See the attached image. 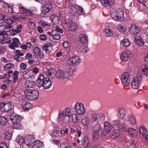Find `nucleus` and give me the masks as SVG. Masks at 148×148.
<instances>
[{"instance_id": "f257e3e1", "label": "nucleus", "mask_w": 148, "mask_h": 148, "mask_svg": "<svg viewBox=\"0 0 148 148\" xmlns=\"http://www.w3.org/2000/svg\"><path fill=\"white\" fill-rule=\"evenodd\" d=\"M141 69V70L138 71L136 76L133 78L131 82V86L135 89L139 88L142 78L145 76H147L148 75V65L147 64L143 65Z\"/></svg>"}, {"instance_id": "f03ea898", "label": "nucleus", "mask_w": 148, "mask_h": 148, "mask_svg": "<svg viewBox=\"0 0 148 148\" xmlns=\"http://www.w3.org/2000/svg\"><path fill=\"white\" fill-rule=\"evenodd\" d=\"M76 71V69L71 68H69L65 71L58 70L56 73V77L58 80L69 79L73 75Z\"/></svg>"}, {"instance_id": "7ed1b4c3", "label": "nucleus", "mask_w": 148, "mask_h": 148, "mask_svg": "<svg viewBox=\"0 0 148 148\" xmlns=\"http://www.w3.org/2000/svg\"><path fill=\"white\" fill-rule=\"evenodd\" d=\"M36 83L38 87L45 89L49 88L52 85V83L49 79L45 77L44 75L42 74L39 75Z\"/></svg>"}, {"instance_id": "20e7f679", "label": "nucleus", "mask_w": 148, "mask_h": 148, "mask_svg": "<svg viewBox=\"0 0 148 148\" xmlns=\"http://www.w3.org/2000/svg\"><path fill=\"white\" fill-rule=\"evenodd\" d=\"M24 93L26 98L23 97L22 99L24 101H27V100H35L39 97L38 92L35 90H27L24 91Z\"/></svg>"}, {"instance_id": "39448f33", "label": "nucleus", "mask_w": 148, "mask_h": 148, "mask_svg": "<svg viewBox=\"0 0 148 148\" xmlns=\"http://www.w3.org/2000/svg\"><path fill=\"white\" fill-rule=\"evenodd\" d=\"M110 16L115 21H121L125 19L123 12L121 9L119 8L112 10L110 13Z\"/></svg>"}, {"instance_id": "423d86ee", "label": "nucleus", "mask_w": 148, "mask_h": 148, "mask_svg": "<svg viewBox=\"0 0 148 148\" xmlns=\"http://www.w3.org/2000/svg\"><path fill=\"white\" fill-rule=\"evenodd\" d=\"M68 8L70 10L69 12L73 14L71 16L72 18H75L77 17L78 14H81L83 13V9L77 5H73L72 4L70 3L68 5Z\"/></svg>"}, {"instance_id": "0eeeda50", "label": "nucleus", "mask_w": 148, "mask_h": 148, "mask_svg": "<svg viewBox=\"0 0 148 148\" xmlns=\"http://www.w3.org/2000/svg\"><path fill=\"white\" fill-rule=\"evenodd\" d=\"M74 109L75 112L79 115H84L86 111L84 104L80 102L76 103Z\"/></svg>"}, {"instance_id": "6e6552de", "label": "nucleus", "mask_w": 148, "mask_h": 148, "mask_svg": "<svg viewBox=\"0 0 148 148\" xmlns=\"http://www.w3.org/2000/svg\"><path fill=\"white\" fill-rule=\"evenodd\" d=\"M13 102L9 100L5 101L0 104V108L3 111H9L13 109Z\"/></svg>"}, {"instance_id": "1a4fd4ad", "label": "nucleus", "mask_w": 148, "mask_h": 148, "mask_svg": "<svg viewBox=\"0 0 148 148\" xmlns=\"http://www.w3.org/2000/svg\"><path fill=\"white\" fill-rule=\"evenodd\" d=\"M81 59L79 56H74L68 60V63L71 66H76L79 65Z\"/></svg>"}, {"instance_id": "9d476101", "label": "nucleus", "mask_w": 148, "mask_h": 148, "mask_svg": "<svg viewBox=\"0 0 148 148\" xmlns=\"http://www.w3.org/2000/svg\"><path fill=\"white\" fill-rule=\"evenodd\" d=\"M121 80L124 86L129 85L131 80L130 74L127 72L123 73L121 75Z\"/></svg>"}, {"instance_id": "9b49d317", "label": "nucleus", "mask_w": 148, "mask_h": 148, "mask_svg": "<svg viewBox=\"0 0 148 148\" xmlns=\"http://www.w3.org/2000/svg\"><path fill=\"white\" fill-rule=\"evenodd\" d=\"M65 24L66 25L69 30L73 32L75 31L77 28V26L76 24L71 20H68L66 21Z\"/></svg>"}, {"instance_id": "f8f14e48", "label": "nucleus", "mask_w": 148, "mask_h": 148, "mask_svg": "<svg viewBox=\"0 0 148 148\" xmlns=\"http://www.w3.org/2000/svg\"><path fill=\"white\" fill-rule=\"evenodd\" d=\"M35 140V138L33 135L27 134L25 137L24 143L28 146H30Z\"/></svg>"}, {"instance_id": "ddd939ff", "label": "nucleus", "mask_w": 148, "mask_h": 148, "mask_svg": "<svg viewBox=\"0 0 148 148\" xmlns=\"http://www.w3.org/2000/svg\"><path fill=\"white\" fill-rule=\"evenodd\" d=\"M72 110L70 108H66L64 111L60 112L59 116L60 117V119L63 118L64 116H70L72 114Z\"/></svg>"}, {"instance_id": "4468645a", "label": "nucleus", "mask_w": 148, "mask_h": 148, "mask_svg": "<svg viewBox=\"0 0 148 148\" xmlns=\"http://www.w3.org/2000/svg\"><path fill=\"white\" fill-rule=\"evenodd\" d=\"M52 5L51 3L50 2H47L44 5L43 7L41 14L46 15L48 12L52 9Z\"/></svg>"}, {"instance_id": "2eb2a0df", "label": "nucleus", "mask_w": 148, "mask_h": 148, "mask_svg": "<svg viewBox=\"0 0 148 148\" xmlns=\"http://www.w3.org/2000/svg\"><path fill=\"white\" fill-rule=\"evenodd\" d=\"M129 32L133 35L135 36L139 33L140 29L135 25L132 24L131 25Z\"/></svg>"}, {"instance_id": "dca6fc26", "label": "nucleus", "mask_w": 148, "mask_h": 148, "mask_svg": "<svg viewBox=\"0 0 148 148\" xmlns=\"http://www.w3.org/2000/svg\"><path fill=\"white\" fill-rule=\"evenodd\" d=\"M12 40V42L11 44L9 45L8 47L11 49L14 50L16 47H18L20 42L18 39L16 38H14Z\"/></svg>"}, {"instance_id": "f3484780", "label": "nucleus", "mask_w": 148, "mask_h": 148, "mask_svg": "<svg viewBox=\"0 0 148 148\" xmlns=\"http://www.w3.org/2000/svg\"><path fill=\"white\" fill-rule=\"evenodd\" d=\"M126 112L125 109L121 108L118 109L117 111V116L119 118H123L125 116Z\"/></svg>"}, {"instance_id": "a211bd4d", "label": "nucleus", "mask_w": 148, "mask_h": 148, "mask_svg": "<svg viewBox=\"0 0 148 148\" xmlns=\"http://www.w3.org/2000/svg\"><path fill=\"white\" fill-rule=\"evenodd\" d=\"M112 124L113 128L115 130L119 131L121 129V124L120 121L118 119L115 120L113 121Z\"/></svg>"}, {"instance_id": "6ab92c4d", "label": "nucleus", "mask_w": 148, "mask_h": 148, "mask_svg": "<svg viewBox=\"0 0 148 148\" xmlns=\"http://www.w3.org/2000/svg\"><path fill=\"white\" fill-rule=\"evenodd\" d=\"M100 2L105 7L113 5L115 3L114 1L112 0H101Z\"/></svg>"}, {"instance_id": "aec40b11", "label": "nucleus", "mask_w": 148, "mask_h": 148, "mask_svg": "<svg viewBox=\"0 0 148 148\" xmlns=\"http://www.w3.org/2000/svg\"><path fill=\"white\" fill-rule=\"evenodd\" d=\"M103 124L104 130L108 133L112 129V125L109 122H104Z\"/></svg>"}, {"instance_id": "412c9836", "label": "nucleus", "mask_w": 148, "mask_h": 148, "mask_svg": "<svg viewBox=\"0 0 148 148\" xmlns=\"http://www.w3.org/2000/svg\"><path fill=\"white\" fill-rule=\"evenodd\" d=\"M130 55L126 52H123L121 55L120 59L124 62H126L129 60Z\"/></svg>"}, {"instance_id": "4be33fe9", "label": "nucleus", "mask_w": 148, "mask_h": 148, "mask_svg": "<svg viewBox=\"0 0 148 148\" xmlns=\"http://www.w3.org/2000/svg\"><path fill=\"white\" fill-rule=\"evenodd\" d=\"M103 35L106 37H110L113 35V31L109 29H104L103 32Z\"/></svg>"}, {"instance_id": "5701e85b", "label": "nucleus", "mask_w": 148, "mask_h": 148, "mask_svg": "<svg viewBox=\"0 0 148 148\" xmlns=\"http://www.w3.org/2000/svg\"><path fill=\"white\" fill-rule=\"evenodd\" d=\"M79 41L82 43L85 44L88 41L87 36L84 34L79 35L78 37Z\"/></svg>"}, {"instance_id": "b1692460", "label": "nucleus", "mask_w": 148, "mask_h": 148, "mask_svg": "<svg viewBox=\"0 0 148 148\" xmlns=\"http://www.w3.org/2000/svg\"><path fill=\"white\" fill-rule=\"evenodd\" d=\"M58 119L60 121V123H62L63 125L67 124L69 121V118L65 116H64V117L61 119L60 118V117L59 116Z\"/></svg>"}, {"instance_id": "393cba45", "label": "nucleus", "mask_w": 148, "mask_h": 148, "mask_svg": "<svg viewBox=\"0 0 148 148\" xmlns=\"http://www.w3.org/2000/svg\"><path fill=\"white\" fill-rule=\"evenodd\" d=\"M32 148H41L42 147L43 143L39 140H36L33 143Z\"/></svg>"}, {"instance_id": "a878e982", "label": "nucleus", "mask_w": 148, "mask_h": 148, "mask_svg": "<svg viewBox=\"0 0 148 148\" xmlns=\"http://www.w3.org/2000/svg\"><path fill=\"white\" fill-rule=\"evenodd\" d=\"M56 72L55 69H51L48 70L46 74L48 76L53 78L55 76L56 77Z\"/></svg>"}, {"instance_id": "bb28decb", "label": "nucleus", "mask_w": 148, "mask_h": 148, "mask_svg": "<svg viewBox=\"0 0 148 148\" xmlns=\"http://www.w3.org/2000/svg\"><path fill=\"white\" fill-rule=\"evenodd\" d=\"M12 27V25H8L6 27L4 25H2L0 27V31L3 30L5 32L6 34L7 32H8L10 31V28Z\"/></svg>"}, {"instance_id": "cd10ccee", "label": "nucleus", "mask_w": 148, "mask_h": 148, "mask_svg": "<svg viewBox=\"0 0 148 148\" xmlns=\"http://www.w3.org/2000/svg\"><path fill=\"white\" fill-rule=\"evenodd\" d=\"M35 83L34 81L27 80L25 82V86L28 88H33L35 86Z\"/></svg>"}, {"instance_id": "c85d7f7f", "label": "nucleus", "mask_w": 148, "mask_h": 148, "mask_svg": "<svg viewBox=\"0 0 148 148\" xmlns=\"http://www.w3.org/2000/svg\"><path fill=\"white\" fill-rule=\"evenodd\" d=\"M8 123V119L3 116H0V125L5 126L7 125Z\"/></svg>"}, {"instance_id": "c756f323", "label": "nucleus", "mask_w": 148, "mask_h": 148, "mask_svg": "<svg viewBox=\"0 0 148 148\" xmlns=\"http://www.w3.org/2000/svg\"><path fill=\"white\" fill-rule=\"evenodd\" d=\"M135 40L136 43L140 46H142L144 42L143 38H141L140 36H136L135 38Z\"/></svg>"}, {"instance_id": "7c9ffc66", "label": "nucleus", "mask_w": 148, "mask_h": 148, "mask_svg": "<svg viewBox=\"0 0 148 148\" xmlns=\"http://www.w3.org/2000/svg\"><path fill=\"white\" fill-rule=\"evenodd\" d=\"M32 107V104L29 103H23L22 108L24 110H27L30 109Z\"/></svg>"}, {"instance_id": "2f4dec72", "label": "nucleus", "mask_w": 148, "mask_h": 148, "mask_svg": "<svg viewBox=\"0 0 148 148\" xmlns=\"http://www.w3.org/2000/svg\"><path fill=\"white\" fill-rule=\"evenodd\" d=\"M25 76L27 78H33L34 77L35 74L32 71L30 70L25 73Z\"/></svg>"}, {"instance_id": "473e14b6", "label": "nucleus", "mask_w": 148, "mask_h": 148, "mask_svg": "<svg viewBox=\"0 0 148 148\" xmlns=\"http://www.w3.org/2000/svg\"><path fill=\"white\" fill-rule=\"evenodd\" d=\"M52 35L53 37L55 40H58L60 39L61 37V35L60 34L56 32V31H53L52 32Z\"/></svg>"}, {"instance_id": "72a5a7b5", "label": "nucleus", "mask_w": 148, "mask_h": 148, "mask_svg": "<svg viewBox=\"0 0 148 148\" xmlns=\"http://www.w3.org/2000/svg\"><path fill=\"white\" fill-rule=\"evenodd\" d=\"M51 21L55 24H57L59 22V19L58 16L55 14H52L51 17Z\"/></svg>"}, {"instance_id": "f704fd0d", "label": "nucleus", "mask_w": 148, "mask_h": 148, "mask_svg": "<svg viewBox=\"0 0 148 148\" xmlns=\"http://www.w3.org/2000/svg\"><path fill=\"white\" fill-rule=\"evenodd\" d=\"M52 46V44L51 43H48L46 44L45 45H43L42 47V49L47 53L49 51L50 48Z\"/></svg>"}, {"instance_id": "c9c22d12", "label": "nucleus", "mask_w": 148, "mask_h": 148, "mask_svg": "<svg viewBox=\"0 0 148 148\" xmlns=\"http://www.w3.org/2000/svg\"><path fill=\"white\" fill-rule=\"evenodd\" d=\"M128 132L130 135L134 137L136 136L138 133L136 130L132 127L129 128L128 129Z\"/></svg>"}, {"instance_id": "e433bc0d", "label": "nucleus", "mask_w": 148, "mask_h": 148, "mask_svg": "<svg viewBox=\"0 0 148 148\" xmlns=\"http://www.w3.org/2000/svg\"><path fill=\"white\" fill-rule=\"evenodd\" d=\"M33 52L34 54L36 56H41V49L38 47H35L33 49Z\"/></svg>"}, {"instance_id": "4c0bfd02", "label": "nucleus", "mask_w": 148, "mask_h": 148, "mask_svg": "<svg viewBox=\"0 0 148 148\" xmlns=\"http://www.w3.org/2000/svg\"><path fill=\"white\" fill-rule=\"evenodd\" d=\"M12 127L14 129H21V128L20 123L18 121L16 122H13Z\"/></svg>"}, {"instance_id": "58836bf2", "label": "nucleus", "mask_w": 148, "mask_h": 148, "mask_svg": "<svg viewBox=\"0 0 148 148\" xmlns=\"http://www.w3.org/2000/svg\"><path fill=\"white\" fill-rule=\"evenodd\" d=\"M93 129L95 133H98L101 129L100 125L99 123L97 124L94 126Z\"/></svg>"}, {"instance_id": "ea45409f", "label": "nucleus", "mask_w": 148, "mask_h": 148, "mask_svg": "<svg viewBox=\"0 0 148 148\" xmlns=\"http://www.w3.org/2000/svg\"><path fill=\"white\" fill-rule=\"evenodd\" d=\"M5 139L9 140L11 139L12 136V133L11 132L9 131H5Z\"/></svg>"}, {"instance_id": "a19ab883", "label": "nucleus", "mask_w": 148, "mask_h": 148, "mask_svg": "<svg viewBox=\"0 0 148 148\" xmlns=\"http://www.w3.org/2000/svg\"><path fill=\"white\" fill-rule=\"evenodd\" d=\"M117 29L119 32H124L126 29V26L120 24H118L117 25Z\"/></svg>"}, {"instance_id": "79ce46f5", "label": "nucleus", "mask_w": 148, "mask_h": 148, "mask_svg": "<svg viewBox=\"0 0 148 148\" xmlns=\"http://www.w3.org/2000/svg\"><path fill=\"white\" fill-rule=\"evenodd\" d=\"M19 72L16 71L14 72L12 75V77L14 80V82L15 83L16 82L18 79Z\"/></svg>"}, {"instance_id": "37998d69", "label": "nucleus", "mask_w": 148, "mask_h": 148, "mask_svg": "<svg viewBox=\"0 0 148 148\" xmlns=\"http://www.w3.org/2000/svg\"><path fill=\"white\" fill-rule=\"evenodd\" d=\"M128 117V121L131 124L134 125L135 123L136 120L134 115H129Z\"/></svg>"}, {"instance_id": "c03bdc74", "label": "nucleus", "mask_w": 148, "mask_h": 148, "mask_svg": "<svg viewBox=\"0 0 148 148\" xmlns=\"http://www.w3.org/2000/svg\"><path fill=\"white\" fill-rule=\"evenodd\" d=\"M89 122V119L88 117H84L82 119V124L85 126H87Z\"/></svg>"}, {"instance_id": "a18cd8bd", "label": "nucleus", "mask_w": 148, "mask_h": 148, "mask_svg": "<svg viewBox=\"0 0 148 148\" xmlns=\"http://www.w3.org/2000/svg\"><path fill=\"white\" fill-rule=\"evenodd\" d=\"M71 117L73 121L75 123H77L79 121V118L76 114H72L71 115Z\"/></svg>"}, {"instance_id": "49530a36", "label": "nucleus", "mask_w": 148, "mask_h": 148, "mask_svg": "<svg viewBox=\"0 0 148 148\" xmlns=\"http://www.w3.org/2000/svg\"><path fill=\"white\" fill-rule=\"evenodd\" d=\"M122 45L125 47L129 46L130 44V42L128 39L125 38L122 40L121 42Z\"/></svg>"}, {"instance_id": "de8ad7c7", "label": "nucleus", "mask_w": 148, "mask_h": 148, "mask_svg": "<svg viewBox=\"0 0 148 148\" xmlns=\"http://www.w3.org/2000/svg\"><path fill=\"white\" fill-rule=\"evenodd\" d=\"M81 143L83 144L84 147L87 148L88 147L89 141L87 138H84L81 141Z\"/></svg>"}, {"instance_id": "09e8293b", "label": "nucleus", "mask_w": 148, "mask_h": 148, "mask_svg": "<svg viewBox=\"0 0 148 148\" xmlns=\"http://www.w3.org/2000/svg\"><path fill=\"white\" fill-rule=\"evenodd\" d=\"M79 49L83 53H86L89 50L88 47L85 45L81 46L80 47Z\"/></svg>"}, {"instance_id": "8fccbe9b", "label": "nucleus", "mask_w": 148, "mask_h": 148, "mask_svg": "<svg viewBox=\"0 0 148 148\" xmlns=\"http://www.w3.org/2000/svg\"><path fill=\"white\" fill-rule=\"evenodd\" d=\"M51 135L53 138H57L59 136V134L58 131L56 130H54Z\"/></svg>"}, {"instance_id": "3c124183", "label": "nucleus", "mask_w": 148, "mask_h": 148, "mask_svg": "<svg viewBox=\"0 0 148 148\" xmlns=\"http://www.w3.org/2000/svg\"><path fill=\"white\" fill-rule=\"evenodd\" d=\"M3 4L5 6V7H8V11L9 13L14 12L12 5L9 6L8 4L6 3L3 2Z\"/></svg>"}, {"instance_id": "603ef678", "label": "nucleus", "mask_w": 148, "mask_h": 148, "mask_svg": "<svg viewBox=\"0 0 148 148\" xmlns=\"http://www.w3.org/2000/svg\"><path fill=\"white\" fill-rule=\"evenodd\" d=\"M18 143L20 145L22 144L23 143H24L25 139L22 136H18L16 139Z\"/></svg>"}, {"instance_id": "864d4df0", "label": "nucleus", "mask_w": 148, "mask_h": 148, "mask_svg": "<svg viewBox=\"0 0 148 148\" xmlns=\"http://www.w3.org/2000/svg\"><path fill=\"white\" fill-rule=\"evenodd\" d=\"M14 64L12 63H9L6 64L4 66V68L5 70L8 71L9 69L12 68L14 66Z\"/></svg>"}, {"instance_id": "5fc2aeb1", "label": "nucleus", "mask_w": 148, "mask_h": 148, "mask_svg": "<svg viewBox=\"0 0 148 148\" xmlns=\"http://www.w3.org/2000/svg\"><path fill=\"white\" fill-rule=\"evenodd\" d=\"M20 56L18 55H15L13 57V58L18 62H21L22 61L23 58L22 56Z\"/></svg>"}, {"instance_id": "6e6d98bb", "label": "nucleus", "mask_w": 148, "mask_h": 148, "mask_svg": "<svg viewBox=\"0 0 148 148\" xmlns=\"http://www.w3.org/2000/svg\"><path fill=\"white\" fill-rule=\"evenodd\" d=\"M127 125L125 123H123L122 124H121V129L125 132H126L127 130Z\"/></svg>"}, {"instance_id": "4d7b16f0", "label": "nucleus", "mask_w": 148, "mask_h": 148, "mask_svg": "<svg viewBox=\"0 0 148 148\" xmlns=\"http://www.w3.org/2000/svg\"><path fill=\"white\" fill-rule=\"evenodd\" d=\"M98 115L96 113H93L92 115V120L94 121H98Z\"/></svg>"}, {"instance_id": "13d9d810", "label": "nucleus", "mask_w": 148, "mask_h": 148, "mask_svg": "<svg viewBox=\"0 0 148 148\" xmlns=\"http://www.w3.org/2000/svg\"><path fill=\"white\" fill-rule=\"evenodd\" d=\"M60 147V148H71L70 145L63 143H61Z\"/></svg>"}, {"instance_id": "bf43d9fd", "label": "nucleus", "mask_w": 148, "mask_h": 148, "mask_svg": "<svg viewBox=\"0 0 148 148\" xmlns=\"http://www.w3.org/2000/svg\"><path fill=\"white\" fill-rule=\"evenodd\" d=\"M136 145V142L133 140H132L130 143V148H134Z\"/></svg>"}, {"instance_id": "052dcab7", "label": "nucleus", "mask_w": 148, "mask_h": 148, "mask_svg": "<svg viewBox=\"0 0 148 148\" xmlns=\"http://www.w3.org/2000/svg\"><path fill=\"white\" fill-rule=\"evenodd\" d=\"M53 31H56V32H59L60 33H63V30L60 27L58 26H56L55 28V30Z\"/></svg>"}, {"instance_id": "680f3d73", "label": "nucleus", "mask_w": 148, "mask_h": 148, "mask_svg": "<svg viewBox=\"0 0 148 148\" xmlns=\"http://www.w3.org/2000/svg\"><path fill=\"white\" fill-rule=\"evenodd\" d=\"M4 21L6 23L8 24V25H12V24L13 23L14 21L10 19H5Z\"/></svg>"}, {"instance_id": "e2e57ef3", "label": "nucleus", "mask_w": 148, "mask_h": 148, "mask_svg": "<svg viewBox=\"0 0 148 148\" xmlns=\"http://www.w3.org/2000/svg\"><path fill=\"white\" fill-rule=\"evenodd\" d=\"M19 9L20 12L22 14H25L26 9H25L22 5H20L19 6Z\"/></svg>"}, {"instance_id": "0e129e2a", "label": "nucleus", "mask_w": 148, "mask_h": 148, "mask_svg": "<svg viewBox=\"0 0 148 148\" xmlns=\"http://www.w3.org/2000/svg\"><path fill=\"white\" fill-rule=\"evenodd\" d=\"M146 130L143 126H142L139 128L140 132L142 135L144 134L143 132Z\"/></svg>"}, {"instance_id": "69168bd1", "label": "nucleus", "mask_w": 148, "mask_h": 148, "mask_svg": "<svg viewBox=\"0 0 148 148\" xmlns=\"http://www.w3.org/2000/svg\"><path fill=\"white\" fill-rule=\"evenodd\" d=\"M33 56L32 54L30 53H27L25 57L26 59L30 60L32 59Z\"/></svg>"}, {"instance_id": "338daca9", "label": "nucleus", "mask_w": 148, "mask_h": 148, "mask_svg": "<svg viewBox=\"0 0 148 148\" xmlns=\"http://www.w3.org/2000/svg\"><path fill=\"white\" fill-rule=\"evenodd\" d=\"M69 130L68 129H63L61 131V133L62 135H66L68 133Z\"/></svg>"}, {"instance_id": "774afa93", "label": "nucleus", "mask_w": 148, "mask_h": 148, "mask_svg": "<svg viewBox=\"0 0 148 148\" xmlns=\"http://www.w3.org/2000/svg\"><path fill=\"white\" fill-rule=\"evenodd\" d=\"M0 148H8L7 144L3 142L0 143Z\"/></svg>"}]
</instances>
